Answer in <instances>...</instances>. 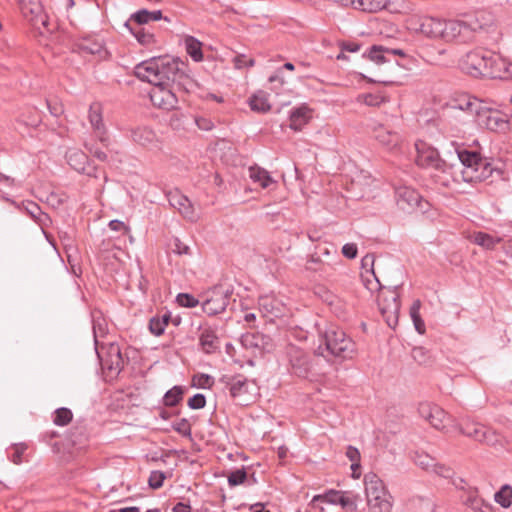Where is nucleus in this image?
Masks as SVG:
<instances>
[{
  "mask_svg": "<svg viewBox=\"0 0 512 512\" xmlns=\"http://www.w3.org/2000/svg\"><path fill=\"white\" fill-rule=\"evenodd\" d=\"M230 294L231 292L222 286L214 287L210 297L206 298L202 303L203 311L209 316L222 313L228 305Z\"/></svg>",
  "mask_w": 512,
  "mask_h": 512,
  "instance_id": "obj_13",
  "label": "nucleus"
},
{
  "mask_svg": "<svg viewBox=\"0 0 512 512\" xmlns=\"http://www.w3.org/2000/svg\"><path fill=\"white\" fill-rule=\"evenodd\" d=\"M88 119L98 140L107 145L108 136L103 122V108L99 102H93L89 107Z\"/></svg>",
  "mask_w": 512,
  "mask_h": 512,
  "instance_id": "obj_18",
  "label": "nucleus"
},
{
  "mask_svg": "<svg viewBox=\"0 0 512 512\" xmlns=\"http://www.w3.org/2000/svg\"><path fill=\"white\" fill-rule=\"evenodd\" d=\"M421 301L415 300L410 307V316L413 321L414 327L419 334L425 333V323L420 316Z\"/></svg>",
  "mask_w": 512,
  "mask_h": 512,
  "instance_id": "obj_42",
  "label": "nucleus"
},
{
  "mask_svg": "<svg viewBox=\"0 0 512 512\" xmlns=\"http://www.w3.org/2000/svg\"><path fill=\"white\" fill-rule=\"evenodd\" d=\"M443 24L444 20L442 19L427 17L422 20L419 30L426 37L432 39H442Z\"/></svg>",
  "mask_w": 512,
  "mask_h": 512,
  "instance_id": "obj_27",
  "label": "nucleus"
},
{
  "mask_svg": "<svg viewBox=\"0 0 512 512\" xmlns=\"http://www.w3.org/2000/svg\"><path fill=\"white\" fill-rule=\"evenodd\" d=\"M407 512H434L432 499L423 496H413L406 502Z\"/></svg>",
  "mask_w": 512,
  "mask_h": 512,
  "instance_id": "obj_30",
  "label": "nucleus"
},
{
  "mask_svg": "<svg viewBox=\"0 0 512 512\" xmlns=\"http://www.w3.org/2000/svg\"><path fill=\"white\" fill-rule=\"evenodd\" d=\"M84 146L87 149V151L97 160L101 162H106L108 160L107 154L104 151H102L99 147H97L95 144L86 142Z\"/></svg>",
  "mask_w": 512,
  "mask_h": 512,
  "instance_id": "obj_54",
  "label": "nucleus"
},
{
  "mask_svg": "<svg viewBox=\"0 0 512 512\" xmlns=\"http://www.w3.org/2000/svg\"><path fill=\"white\" fill-rule=\"evenodd\" d=\"M476 121L479 126L493 132H502L509 128V121L498 113L495 114L494 110L485 103L480 110H477Z\"/></svg>",
  "mask_w": 512,
  "mask_h": 512,
  "instance_id": "obj_12",
  "label": "nucleus"
},
{
  "mask_svg": "<svg viewBox=\"0 0 512 512\" xmlns=\"http://www.w3.org/2000/svg\"><path fill=\"white\" fill-rule=\"evenodd\" d=\"M189 408L193 410L202 409L206 405V398L203 394L197 393L188 400Z\"/></svg>",
  "mask_w": 512,
  "mask_h": 512,
  "instance_id": "obj_59",
  "label": "nucleus"
},
{
  "mask_svg": "<svg viewBox=\"0 0 512 512\" xmlns=\"http://www.w3.org/2000/svg\"><path fill=\"white\" fill-rule=\"evenodd\" d=\"M220 381L225 384L233 398L240 397L248 392V380L243 375L223 376Z\"/></svg>",
  "mask_w": 512,
  "mask_h": 512,
  "instance_id": "obj_24",
  "label": "nucleus"
},
{
  "mask_svg": "<svg viewBox=\"0 0 512 512\" xmlns=\"http://www.w3.org/2000/svg\"><path fill=\"white\" fill-rule=\"evenodd\" d=\"M417 151L416 163L423 168H429L434 171L433 177L435 182L439 184L437 175H447L449 170V162L440 158L438 151L424 141L415 143Z\"/></svg>",
  "mask_w": 512,
  "mask_h": 512,
  "instance_id": "obj_7",
  "label": "nucleus"
},
{
  "mask_svg": "<svg viewBox=\"0 0 512 512\" xmlns=\"http://www.w3.org/2000/svg\"><path fill=\"white\" fill-rule=\"evenodd\" d=\"M79 47L83 52L89 54H101L103 51L102 43L92 39H84Z\"/></svg>",
  "mask_w": 512,
  "mask_h": 512,
  "instance_id": "obj_49",
  "label": "nucleus"
},
{
  "mask_svg": "<svg viewBox=\"0 0 512 512\" xmlns=\"http://www.w3.org/2000/svg\"><path fill=\"white\" fill-rule=\"evenodd\" d=\"M172 428L183 436L191 435V425L185 418H182L177 422L173 423Z\"/></svg>",
  "mask_w": 512,
  "mask_h": 512,
  "instance_id": "obj_56",
  "label": "nucleus"
},
{
  "mask_svg": "<svg viewBox=\"0 0 512 512\" xmlns=\"http://www.w3.org/2000/svg\"><path fill=\"white\" fill-rule=\"evenodd\" d=\"M353 7L363 12L375 13L387 6L386 0H353Z\"/></svg>",
  "mask_w": 512,
  "mask_h": 512,
  "instance_id": "obj_36",
  "label": "nucleus"
},
{
  "mask_svg": "<svg viewBox=\"0 0 512 512\" xmlns=\"http://www.w3.org/2000/svg\"><path fill=\"white\" fill-rule=\"evenodd\" d=\"M464 21L468 32H476L490 28L494 24V16L488 11L481 10Z\"/></svg>",
  "mask_w": 512,
  "mask_h": 512,
  "instance_id": "obj_22",
  "label": "nucleus"
},
{
  "mask_svg": "<svg viewBox=\"0 0 512 512\" xmlns=\"http://www.w3.org/2000/svg\"><path fill=\"white\" fill-rule=\"evenodd\" d=\"M418 412L422 418L426 419L431 426L438 430H444L448 421L456 422L444 409L433 403H420Z\"/></svg>",
  "mask_w": 512,
  "mask_h": 512,
  "instance_id": "obj_11",
  "label": "nucleus"
},
{
  "mask_svg": "<svg viewBox=\"0 0 512 512\" xmlns=\"http://www.w3.org/2000/svg\"><path fill=\"white\" fill-rule=\"evenodd\" d=\"M163 18L162 12L160 10L148 11L146 9L139 10L131 15V21H134L135 24L141 26L143 24H147L150 21H158Z\"/></svg>",
  "mask_w": 512,
  "mask_h": 512,
  "instance_id": "obj_37",
  "label": "nucleus"
},
{
  "mask_svg": "<svg viewBox=\"0 0 512 512\" xmlns=\"http://www.w3.org/2000/svg\"><path fill=\"white\" fill-rule=\"evenodd\" d=\"M452 157L454 160L449 162L448 176L437 175L440 185L449 187L452 182H472L480 179L478 170L485 165V162L477 152L456 150Z\"/></svg>",
  "mask_w": 512,
  "mask_h": 512,
  "instance_id": "obj_2",
  "label": "nucleus"
},
{
  "mask_svg": "<svg viewBox=\"0 0 512 512\" xmlns=\"http://www.w3.org/2000/svg\"><path fill=\"white\" fill-rule=\"evenodd\" d=\"M378 307L387 325L395 328L400 311L399 295L396 290H382L378 295Z\"/></svg>",
  "mask_w": 512,
  "mask_h": 512,
  "instance_id": "obj_9",
  "label": "nucleus"
},
{
  "mask_svg": "<svg viewBox=\"0 0 512 512\" xmlns=\"http://www.w3.org/2000/svg\"><path fill=\"white\" fill-rule=\"evenodd\" d=\"M454 426L457 429H459V431L462 434H464L466 436H469L479 442H488V440H487L488 430L483 425L470 422L469 420H465V421H463V423L455 422Z\"/></svg>",
  "mask_w": 512,
  "mask_h": 512,
  "instance_id": "obj_25",
  "label": "nucleus"
},
{
  "mask_svg": "<svg viewBox=\"0 0 512 512\" xmlns=\"http://www.w3.org/2000/svg\"><path fill=\"white\" fill-rule=\"evenodd\" d=\"M286 357L292 374L301 378H306L309 375L313 362L304 349L294 344H289L286 347Z\"/></svg>",
  "mask_w": 512,
  "mask_h": 512,
  "instance_id": "obj_8",
  "label": "nucleus"
},
{
  "mask_svg": "<svg viewBox=\"0 0 512 512\" xmlns=\"http://www.w3.org/2000/svg\"><path fill=\"white\" fill-rule=\"evenodd\" d=\"M19 10L24 20L39 36H46L51 32L48 16L40 0H17Z\"/></svg>",
  "mask_w": 512,
  "mask_h": 512,
  "instance_id": "obj_6",
  "label": "nucleus"
},
{
  "mask_svg": "<svg viewBox=\"0 0 512 512\" xmlns=\"http://www.w3.org/2000/svg\"><path fill=\"white\" fill-rule=\"evenodd\" d=\"M199 345L206 354H212L220 349V340L215 330L204 328L199 335Z\"/></svg>",
  "mask_w": 512,
  "mask_h": 512,
  "instance_id": "obj_26",
  "label": "nucleus"
},
{
  "mask_svg": "<svg viewBox=\"0 0 512 512\" xmlns=\"http://www.w3.org/2000/svg\"><path fill=\"white\" fill-rule=\"evenodd\" d=\"M196 124L199 129L209 131L213 128L214 124L210 119L201 117L196 119Z\"/></svg>",
  "mask_w": 512,
  "mask_h": 512,
  "instance_id": "obj_64",
  "label": "nucleus"
},
{
  "mask_svg": "<svg viewBox=\"0 0 512 512\" xmlns=\"http://www.w3.org/2000/svg\"><path fill=\"white\" fill-rule=\"evenodd\" d=\"M165 326L162 324V322L159 320V316H154L149 321V331L155 335L160 336L165 331Z\"/></svg>",
  "mask_w": 512,
  "mask_h": 512,
  "instance_id": "obj_58",
  "label": "nucleus"
},
{
  "mask_svg": "<svg viewBox=\"0 0 512 512\" xmlns=\"http://www.w3.org/2000/svg\"><path fill=\"white\" fill-rule=\"evenodd\" d=\"M186 65L178 58L153 57L134 67V75L152 85H176L178 90L188 92L194 86L193 79L186 73Z\"/></svg>",
  "mask_w": 512,
  "mask_h": 512,
  "instance_id": "obj_1",
  "label": "nucleus"
},
{
  "mask_svg": "<svg viewBox=\"0 0 512 512\" xmlns=\"http://www.w3.org/2000/svg\"><path fill=\"white\" fill-rule=\"evenodd\" d=\"M73 418V414L70 409L61 407L55 410L53 423L57 426L68 425Z\"/></svg>",
  "mask_w": 512,
  "mask_h": 512,
  "instance_id": "obj_47",
  "label": "nucleus"
},
{
  "mask_svg": "<svg viewBox=\"0 0 512 512\" xmlns=\"http://www.w3.org/2000/svg\"><path fill=\"white\" fill-rule=\"evenodd\" d=\"M185 48L188 55L196 62L203 59L202 43L192 36L185 38Z\"/></svg>",
  "mask_w": 512,
  "mask_h": 512,
  "instance_id": "obj_41",
  "label": "nucleus"
},
{
  "mask_svg": "<svg viewBox=\"0 0 512 512\" xmlns=\"http://www.w3.org/2000/svg\"><path fill=\"white\" fill-rule=\"evenodd\" d=\"M26 450V445L15 444L11 448L7 449L8 458L14 464H20L22 462V455Z\"/></svg>",
  "mask_w": 512,
  "mask_h": 512,
  "instance_id": "obj_50",
  "label": "nucleus"
},
{
  "mask_svg": "<svg viewBox=\"0 0 512 512\" xmlns=\"http://www.w3.org/2000/svg\"><path fill=\"white\" fill-rule=\"evenodd\" d=\"M495 501L504 508H508L512 504V487L510 485H504L496 492Z\"/></svg>",
  "mask_w": 512,
  "mask_h": 512,
  "instance_id": "obj_45",
  "label": "nucleus"
},
{
  "mask_svg": "<svg viewBox=\"0 0 512 512\" xmlns=\"http://www.w3.org/2000/svg\"><path fill=\"white\" fill-rule=\"evenodd\" d=\"M42 121L40 111L34 106H27L22 109L17 117V123L24 127L36 128Z\"/></svg>",
  "mask_w": 512,
  "mask_h": 512,
  "instance_id": "obj_28",
  "label": "nucleus"
},
{
  "mask_svg": "<svg viewBox=\"0 0 512 512\" xmlns=\"http://www.w3.org/2000/svg\"><path fill=\"white\" fill-rule=\"evenodd\" d=\"M310 119V110L306 106L294 109L290 113V128L299 131Z\"/></svg>",
  "mask_w": 512,
  "mask_h": 512,
  "instance_id": "obj_33",
  "label": "nucleus"
},
{
  "mask_svg": "<svg viewBox=\"0 0 512 512\" xmlns=\"http://www.w3.org/2000/svg\"><path fill=\"white\" fill-rule=\"evenodd\" d=\"M471 240L485 249H493L501 241V238L479 231L471 235Z\"/></svg>",
  "mask_w": 512,
  "mask_h": 512,
  "instance_id": "obj_40",
  "label": "nucleus"
},
{
  "mask_svg": "<svg viewBox=\"0 0 512 512\" xmlns=\"http://www.w3.org/2000/svg\"><path fill=\"white\" fill-rule=\"evenodd\" d=\"M150 92V99L154 106L164 109H175L178 103L176 96V85H153Z\"/></svg>",
  "mask_w": 512,
  "mask_h": 512,
  "instance_id": "obj_10",
  "label": "nucleus"
},
{
  "mask_svg": "<svg viewBox=\"0 0 512 512\" xmlns=\"http://www.w3.org/2000/svg\"><path fill=\"white\" fill-rule=\"evenodd\" d=\"M247 478L246 471L244 469H238L235 471H232L228 475V484L231 487L243 484Z\"/></svg>",
  "mask_w": 512,
  "mask_h": 512,
  "instance_id": "obj_52",
  "label": "nucleus"
},
{
  "mask_svg": "<svg viewBox=\"0 0 512 512\" xmlns=\"http://www.w3.org/2000/svg\"><path fill=\"white\" fill-rule=\"evenodd\" d=\"M485 102L471 95H463L458 99H455L452 108L459 109L461 111L469 112L477 117V110H480Z\"/></svg>",
  "mask_w": 512,
  "mask_h": 512,
  "instance_id": "obj_29",
  "label": "nucleus"
},
{
  "mask_svg": "<svg viewBox=\"0 0 512 512\" xmlns=\"http://www.w3.org/2000/svg\"><path fill=\"white\" fill-rule=\"evenodd\" d=\"M129 132V137L134 143L146 148L157 146V136L151 128L139 126L131 128Z\"/></svg>",
  "mask_w": 512,
  "mask_h": 512,
  "instance_id": "obj_21",
  "label": "nucleus"
},
{
  "mask_svg": "<svg viewBox=\"0 0 512 512\" xmlns=\"http://www.w3.org/2000/svg\"><path fill=\"white\" fill-rule=\"evenodd\" d=\"M214 383L212 376L208 374H197L193 376L192 384L198 388H210Z\"/></svg>",
  "mask_w": 512,
  "mask_h": 512,
  "instance_id": "obj_51",
  "label": "nucleus"
},
{
  "mask_svg": "<svg viewBox=\"0 0 512 512\" xmlns=\"http://www.w3.org/2000/svg\"><path fill=\"white\" fill-rule=\"evenodd\" d=\"M166 476L162 471H152L150 473L148 484L152 489H159L162 487Z\"/></svg>",
  "mask_w": 512,
  "mask_h": 512,
  "instance_id": "obj_53",
  "label": "nucleus"
},
{
  "mask_svg": "<svg viewBox=\"0 0 512 512\" xmlns=\"http://www.w3.org/2000/svg\"><path fill=\"white\" fill-rule=\"evenodd\" d=\"M169 204L177 209L179 213L188 221L196 222L199 219V214L195 210L191 201L179 191L170 192L168 194Z\"/></svg>",
  "mask_w": 512,
  "mask_h": 512,
  "instance_id": "obj_17",
  "label": "nucleus"
},
{
  "mask_svg": "<svg viewBox=\"0 0 512 512\" xmlns=\"http://www.w3.org/2000/svg\"><path fill=\"white\" fill-rule=\"evenodd\" d=\"M386 49L387 48L383 46L374 45L368 51L367 56L372 62H375L376 64L390 62V56L386 52Z\"/></svg>",
  "mask_w": 512,
  "mask_h": 512,
  "instance_id": "obj_44",
  "label": "nucleus"
},
{
  "mask_svg": "<svg viewBox=\"0 0 512 512\" xmlns=\"http://www.w3.org/2000/svg\"><path fill=\"white\" fill-rule=\"evenodd\" d=\"M365 493L369 512H391L392 496L374 473L365 475Z\"/></svg>",
  "mask_w": 512,
  "mask_h": 512,
  "instance_id": "obj_4",
  "label": "nucleus"
},
{
  "mask_svg": "<svg viewBox=\"0 0 512 512\" xmlns=\"http://www.w3.org/2000/svg\"><path fill=\"white\" fill-rule=\"evenodd\" d=\"M46 103L51 115L54 117H59L63 113L62 104L51 100H47Z\"/></svg>",
  "mask_w": 512,
  "mask_h": 512,
  "instance_id": "obj_61",
  "label": "nucleus"
},
{
  "mask_svg": "<svg viewBox=\"0 0 512 512\" xmlns=\"http://www.w3.org/2000/svg\"><path fill=\"white\" fill-rule=\"evenodd\" d=\"M184 389L181 386H174L168 390L163 397V404L167 407H174L183 398Z\"/></svg>",
  "mask_w": 512,
  "mask_h": 512,
  "instance_id": "obj_43",
  "label": "nucleus"
},
{
  "mask_svg": "<svg viewBox=\"0 0 512 512\" xmlns=\"http://www.w3.org/2000/svg\"><path fill=\"white\" fill-rule=\"evenodd\" d=\"M415 464L424 470L432 471L442 477H450L451 469L440 465L436 460L425 452L416 451L413 456Z\"/></svg>",
  "mask_w": 512,
  "mask_h": 512,
  "instance_id": "obj_20",
  "label": "nucleus"
},
{
  "mask_svg": "<svg viewBox=\"0 0 512 512\" xmlns=\"http://www.w3.org/2000/svg\"><path fill=\"white\" fill-rule=\"evenodd\" d=\"M468 29L465 21L458 20H444L442 40L446 42L453 41L460 38L465 41L467 39L466 33Z\"/></svg>",
  "mask_w": 512,
  "mask_h": 512,
  "instance_id": "obj_23",
  "label": "nucleus"
},
{
  "mask_svg": "<svg viewBox=\"0 0 512 512\" xmlns=\"http://www.w3.org/2000/svg\"><path fill=\"white\" fill-rule=\"evenodd\" d=\"M134 21L128 20L125 23V27L130 30V32L135 36L137 41L144 46H149L155 42L154 35L150 33L149 31H146L144 28L140 27H133L132 24Z\"/></svg>",
  "mask_w": 512,
  "mask_h": 512,
  "instance_id": "obj_38",
  "label": "nucleus"
},
{
  "mask_svg": "<svg viewBox=\"0 0 512 512\" xmlns=\"http://www.w3.org/2000/svg\"><path fill=\"white\" fill-rule=\"evenodd\" d=\"M260 310L266 315L274 317L280 316L282 312L281 303L277 299L271 296H264L259 299Z\"/></svg>",
  "mask_w": 512,
  "mask_h": 512,
  "instance_id": "obj_35",
  "label": "nucleus"
},
{
  "mask_svg": "<svg viewBox=\"0 0 512 512\" xmlns=\"http://www.w3.org/2000/svg\"><path fill=\"white\" fill-rule=\"evenodd\" d=\"M306 269L312 272H317L321 277H329L334 270L333 265L323 262L320 255L314 254L307 260Z\"/></svg>",
  "mask_w": 512,
  "mask_h": 512,
  "instance_id": "obj_31",
  "label": "nucleus"
},
{
  "mask_svg": "<svg viewBox=\"0 0 512 512\" xmlns=\"http://www.w3.org/2000/svg\"><path fill=\"white\" fill-rule=\"evenodd\" d=\"M323 340L326 350L334 357L351 359L356 352L354 341L336 326H330L324 331Z\"/></svg>",
  "mask_w": 512,
  "mask_h": 512,
  "instance_id": "obj_5",
  "label": "nucleus"
},
{
  "mask_svg": "<svg viewBox=\"0 0 512 512\" xmlns=\"http://www.w3.org/2000/svg\"><path fill=\"white\" fill-rule=\"evenodd\" d=\"M371 133L374 139L386 150L390 152L397 151L402 143L401 136L391 130L385 127L383 124H374L371 127Z\"/></svg>",
  "mask_w": 512,
  "mask_h": 512,
  "instance_id": "obj_14",
  "label": "nucleus"
},
{
  "mask_svg": "<svg viewBox=\"0 0 512 512\" xmlns=\"http://www.w3.org/2000/svg\"><path fill=\"white\" fill-rule=\"evenodd\" d=\"M339 504L347 512H355L357 510L356 500L354 498L348 496L347 492H343Z\"/></svg>",
  "mask_w": 512,
  "mask_h": 512,
  "instance_id": "obj_55",
  "label": "nucleus"
},
{
  "mask_svg": "<svg viewBox=\"0 0 512 512\" xmlns=\"http://www.w3.org/2000/svg\"><path fill=\"white\" fill-rule=\"evenodd\" d=\"M241 343L245 348H260L264 343V336L260 333H247L242 335Z\"/></svg>",
  "mask_w": 512,
  "mask_h": 512,
  "instance_id": "obj_46",
  "label": "nucleus"
},
{
  "mask_svg": "<svg viewBox=\"0 0 512 512\" xmlns=\"http://www.w3.org/2000/svg\"><path fill=\"white\" fill-rule=\"evenodd\" d=\"M397 205L402 210L415 209L421 206V196L413 188L408 186L395 187Z\"/></svg>",
  "mask_w": 512,
  "mask_h": 512,
  "instance_id": "obj_19",
  "label": "nucleus"
},
{
  "mask_svg": "<svg viewBox=\"0 0 512 512\" xmlns=\"http://www.w3.org/2000/svg\"><path fill=\"white\" fill-rule=\"evenodd\" d=\"M93 333H94L95 345H96V347H98V344H99L98 338L104 337V335L106 334V329L99 321H94Z\"/></svg>",
  "mask_w": 512,
  "mask_h": 512,
  "instance_id": "obj_62",
  "label": "nucleus"
},
{
  "mask_svg": "<svg viewBox=\"0 0 512 512\" xmlns=\"http://www.w3.org/2000/svg\"><path fill=\"white\" fill-rule=\"evenodd\" d=\"M249 106L252 111L265 113L271 109L268 101V94L264 91H257L249 99Z\"/></svg>",
  "mask_w": 512,
  "mask_h": 512,
  "instance_id": "obj_34",
  "label": "nucleus"
},
{
  "mask_svg": "<svg viewBox=\"0 0 512 512\" xmlns=\"http://www.w3.org/2000/svg\"><path fill=\"white\" fill-rule=\"evenodd\" d=\"M67 163L75 171L86 174L89 177H98V169L90 165L87 155L79 149L71 148L66 152Z\"/></svg>",
  "mask_w": 512,
  "mask_h": 512,
  "instance_id": "obj_15",
  "label": "nucleus"
},
{
  "mask_svg": "<svg viewBox=\"0 0 512 512\" xmlns=\"http://www.w3.org/2000/svg\"><path fill=\"white\" fill-rule=\"evenodd\" d=\"M249 177L260 184L262 188H268L271 184L275 183L267 170L254 166L249 168Z\"/></svg>",
  "mask_w": 512,
  "mask_h": 512,
  "instance_id": "obj_39",
  "label": "nucleus"
},
{
  "mask_svg": "<svg viewBox=\"0 0 512 512\" xmlns=\"http://www.w3.org/2000/svg\"><path fill=\"white\" fill-rule=\"evenodd\" d=\"M342 494L343 492L341 491L329 490L324 494L315 495L312 499V502H326L330 504H339Z\"/></svg>",
  "mask_w": 512,
  "mask_h": 512,
  "instance_id": "obj_48",
  "label": "nucleus"
},
{
  "mask_svg": "<svg viewBox=\"0 0 512 512\" xmlns=\"http://www.w3.org/2000/svg\"><path fill=\"white\" fill-rule=\"evenodd\" d=\"M234 65L237 69L251 67L254 65V60L251 58H247L245 55H237L234 58Z\"/></svg>",
  "mask_w": 512,
  "mask_h": 512,
  "instance_id": "obj_60",
  "label": "nucleus"
},
{
  "mask_svg": "<svg viewBox=\"0 0 512 512\" xmlns=\"http://www.w3.org/2000/svg\"><path fill=\"white\" fill-rule=\"evenodd\" d=\"M177 303L180 306L193 308L196 307L198 304V300L195 299L192 295L187 293H180L177 295Z\"/></svg>",
  "mask_w": 512,
  "mask_h": 512,
  "instance_id": "obj_57",
  "label": "nucleus"
},
{
  "mask_svg": "<svg viewBox=\"0 0 512 512\" xmlns=\"http://www.w3.org/2000/svg\"><path fill=\"white\" fill-rule=\"evenodd\" d=\"M459 66L463 72L473 77L496 78L501 75L504 61L490 51L474 49L460 59Z\"/></svg>",
  "mask_w": 512,
  "mask_h": 512,
  "instance_id": "obj_3",
  "label": "nucleus"
},
{
  "mask_svg": "<svg viewBox=\"0 0 512 512\" xmlns=\"http://www.w3.org/2000/svg\"><path fill=\"white\" fill-rule=\"evenodd\" d=\"M342 254L348 259H354L357 256V246L354 243H347L342 247Z\"/></svg>",
  "mask_w": 512,
  "mask_h": 512,
  "instance_id": "obj_63",
  "label": "nucleus"
},
{
  "mask_svg": "<svg viewBox=\"0 0 512 512\" xmlns=\"http://www.w3.org/2000/svg\"><path fill=\"white\" fill-rule=\"evenodd\" d=\"M96 352L101 361L103 369L108 370L111 374L114 375L120 373L123 367V358L120 348L117 344H110L105 355H102L99 352L98 347H96Z\"/></svg>",
  "mask_w": 512,
  "mask_h": 512,
  "instance_id": "obj_16",
  "label": "nucleus"
},
{
  "mask_svg": "<svg viewBox=\"0 0 512 512\" xmlns=\"http://www.w3.org/2000/svg\"><path fill=\"white\" fill-rule=\"evenodd\" d=\"M25 211L30 217L41 227L44 231L45 227L49 225L51 219L48 214L44 213L40 206L35 202L29 201L24 205Z\"/></svg>",
  "mask_w": 512,
  "mask_h": 512,
  "instance_id": "obj_32",
  "label": "nucleus"
}]
</instances>
